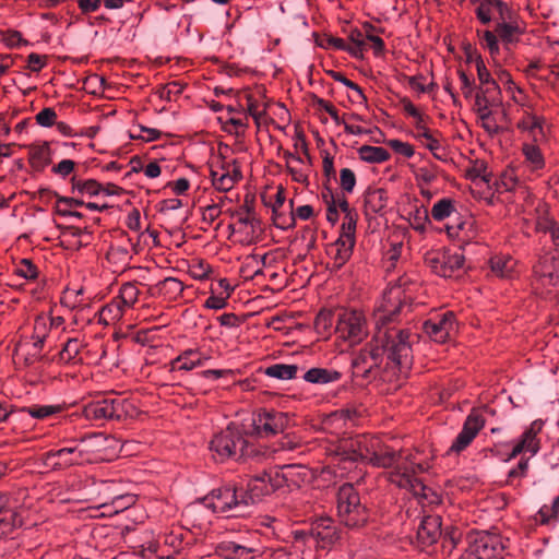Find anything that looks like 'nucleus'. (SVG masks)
I'll list each match as a JSON object with an SVG mask.
<instances>
[{"label": "nucleus", "mask_w": 559, "mask_h": 559, "mask_svg": "<svg viewBox=\"0 0 559 559\" xmlns=\"http://www.w3.org/2000/svg\"><path fill=\"white\" fill-rule=\"evenodd\" d=\"M378 448L379 447H374L373 453L371 454L368 462L371 463L373 466L383 468L395 466L399 459V454L392 450H383Z\"/></svg>", "instance_id": "b1692460"}, {"label": "nucleus", "mask_w": 559, "mask_h": 559, "mask_svg": "<svg viewBox=\"0 0 559 559\" xmlns=\"http://www.w3.org/2000/svg\"><path fill=\"white\" fill-rule=\"evenodd\" d=\"M337 514L342 523L348 527H358L368 520L367 509L352 484H344L336 495Z\"/></svg>", "instance_id": "20e7f679"}, {"label": "nucleus", "mask_w": 559, "mask_h": 559, "mask_svg": "<svg viewBox=\"0 0 559 559\" xmlns=\"http://www.w3.org/2000/svg\"><path fill=\"white\" fill-rule=\"evenodd\" d=\"M319 45L321 47H333L335 49H340V50H344L346 51L347 49V44L345 43L344 39L342 38H338V37H333V36H326L324 39H322Z\"/></svg>", "instance_id": "0e129e2a"}, {"label": "nucleus", "mask_w": 559, "mask_h": 559, "mask_svg": "<svg viewBox=\"0 0 559 559\" xmlns=\"http://www.w3.org/2000/svg\"><path fill=\"white\" fill-rule=\"evenodd\" d=\"M27 150L28 162L36 171H43L51 163V150L48 142L31 144Z\"/></svg>", "instance_id": "dca6fc26"}, {"label": "nucleus", "mask_w": 559, "mask_h": 559, "mask_svg": "<svg viewBox=\"0 0 559 559\" xmlns=\"http://www.w3.org/2000/svg\"><path fill=\"white\" fill-rule=\"evenodd\" d=\"M527 468H528V460H523L522 459L519 462V464L516 465V467H513L512 469L509 471L507 483L509 485H512V479L513 478L524 477L526 475Z\"/></svg>", "instance_id": "4d7b16f0"}, {"label": "nucleus", "mask_w": 559, "mask_h": 559, "mask_svg": "<svg viewBox=\"0 0 559 559\" xmlns=\"http://www.w3.org/2000/svg\"><path fill=\"white\" fill-rule=\"evenodd\" d=\"M415 138L418 139L431 152L440 150L439 141L432 135L430 130L425 127L424 122L416 121Z\"/></svg>", "instance_id": "7c9ffc66"}, {"label": "nucleus", "mask_w": 559, "mask_h": 559, "mask_svg": "<svg viewBox=\"0 0 559 559\" xmlns=\"http://www.w3.org/2000/svg\"><path fill=\"white\" fill-rule=\"evenodd\" d=\"M356 223H357L356 213H354V212L347 213L344 216V222L341 226L340 236L355 239Z\"/></svg>", "instance_id": "49530a36"}, {"label": "nucleus", "mask_w": 559, "mask_h": 559, "mask_svg": "<svg viewBox=\"0 0 559 559\" xmlns=\"http://www.w3.org/2000/svg\"><path fill=\"white\" fill-rule=\"evenodd\" d=\"M395 310L385 307L376 313L377 331L371 342L353 355L350 362L353 378L360 377L367 381L376 379L384 354L397 366L407 365L412 352L408 341L409 332L388 326L392 322L391 316Z\"/></svg>", "instance_id": "f257e3e1"}, {"label": "nucleus", "mask_w": 559, "mask_h": 559, "mask_svg": "<svg viewBox=\"0 0 559 559\" xmlns=\"http://www.w3.org/2000/svg\"><path fill=\"white\" fill-rule=\"evenodd\" d=\"M365 203L372 212L381 211L386 204V193L383 189L368 190L365 195Z\"/></svg>", "instance_id": "2f4dec72"}, {"label": "nucleus", "mask_w": 559, "mask_h": 559, "mask_svg": "<svg viewBox=\"0 0 559 559\" xmlns=\"http://www.w3.org/2000/svg\"><path fill=\"white\" fill-rule=\"evenodd\" d=\"M401 105L403 107V110L405 112H407L409 116H412L413 118H415L416 121L424 122V117L421 116V114L418 111V109L413 105V103L409 99L403 98L401 100Z\"/></svg>", "instance_id": "338daca9"}, {"label": "nucleus", "mask_w": 559, "mask_h": 559, "mask_svg": "<svg viewBox=\"0 0 559 559\" xmlns=\"http://www.w3.org/2000/svg\"><path fill=\"white\" fill-rule=\"evenodd\" d=\"M488 91H477L476 94H475V109L479 116V118L483 120V121H487L490 116H491V111L489 109V107L495 103L493 99H489V97H487L485 94L487 93Z\"/></svg>", "instance_id": "473e14b6"}, {"label": "nucleus", "mask_w": 559, "mask_h": 559, "mask_svg": "<svg viewBox=\"0 0 559 559\" xmlns=\"http://www.w3.org/2000/svg\"><path fill=\"white\" fill-rule=\"evenodd\" d=\"M454 212L453 202L450 199H442L433 204L431 216L433 219L441 222Z\"/></svg>", "instance_id": "4c0bfd02"}, {"label": "nucleus", "mask_w": 559, "mask_h": 559, "mask_svg": "<svg viewBox=\"0 0 559 559\" xmlns=\"http://www.w3.org/2000/svg\"><path fill=\"white\" fill-rule=\"evenodd\" d=\"M542 119L536 116H531L527 119H524L518 123V128L524 131H528L534 139L537 138V135L543 136V126H542Z\"/></svg>", "instance_id": "ea45409f"}, {"label": "nucleus", "mask_w": 559, "mask_h": 559, "mask_svg": "<svg viewBox=\"0 0 559 559\" xmlns=\"http://www.w3.org/2000/svg\"><path fill=\"white\" fill-rule=\"evenodd\" d=\"M342 377L343 373L336 369L313 367L304 373L302 379L311 384L328 385L340 381Z\"/></svg>", "instance_id": "2eb2a0df"}, {"label": "nucleus", "mask_w": 559, "mask_h": 559, "mask_svg": "<svg viewBox=\"0 0 559 559\" xmlns=\"http://www.w3.org/2000/svg\"><path fill=\"white\" fill-rule=\"evenodd\" d=\"M35 120L41 127H51L56 123L57 112L53 108L46 107L41 109L38 114H36Z\"/></svg>", "instance_id": "de8ad7c7"}, {"label": "nucleus", "mask_w": 559, "mask_h": 559, "mask_svg": "<svg viewBox=\"0 0 559 559\" xmlns=\"http://www.w3.org/2000/svg\"><path fill=\"white\" fill-rule=\"evenodd\" d=\"M299 367L297 365L274 364L269 366L264 373L280 380H290L297 377Z\"/></svg>", "instance_id": "393cba45"}, {"label": "nucleus", "mask_w": 559, "mask_h": 559, "mask_svg": "<svg viewBox=\"0 0 559 559\" xmlns=\"http://www.w3.org/2000/svg\"><path fill=\"white\" fill-rule=\"evenodd\" d=\"M485 420L479 413L473 411L465 419L463 428L454 439L449 449V453H460L465 450L475 439L479 430L484 427Z\"/></svg>", "instance_id": "6e6552de"}, {"label": "nucleus", "mask_w": 559, "mask_h": 559, "mask_svg": "<svg viewBox=\"0 0 559 559\" xmlns=\"http://www.w3.org/2000/svg\"><path fill=\"white\" fill-rule=\"evenodd\" d=\"M543 421L542 420H535L531 424L530 428L525 430L523 433V437L527 439L531 443H537L538 440L536 439L537 433L542 430Z\"/></svg>", "instance_id": "69168bd1"}, {"label": "nucleus", "mask_w": 559, "mask_h": 559, "mask_svg": "<svg viewBox=\"0 0 559 559\" xmlns=\"http://www.w3.org/2000/svg\"><path fill=\"white\" fill-rule=\"evenodd\" d=\"M539 450V445L537 443H531L527 439L522 436V439L514 445L509 459H513L518 456L523 451H528L533 455L536 454Z\"/></svg>", "instance_id": "3c124183"}, {"label": "nucleus", "mask_w": 559, "mask_h": 559, "mask_svg": "<svg viewBox=\"0 0 559 559\" xmlns=\"http://www.w3.org/2000/svg\"><path fill=\"white\" fill-rule=\"evenodd\" d=\"M481 45L488 49L489 53L495 57L499 53L498 35L491 31L478 32Z\"/></svg>", "instance_id": "58836bf2"}, {"label": "nucleus", "mask_w": 559, "mask_h": 559, "mask_svg": "<svg viewBox=\"0 0 559 559\" xmlns=\"http://www.w3.org/2000/svg\"><path fill=\"white\" fill-rule=\"evenodd\" d=\"M314 531L317 538L326 544H333L338 539L336 528L332 526L331 519H321Z\"/></svg>", "instance_id": "cd10ccee"}, {"label": "nucleus", "mask_w": 559, "mask_h": 559, "mask_svg": "<svg viewBox=\"0 0 559 559\" xmlns=\"http://www.w3.org/2000/svg\"><path fill=\"white\" fill-rule=\"evenodd\" d=\"M28 69L33 72L40 71L46 66V56L31 53L27 57Z\"/></svg>", "instance_id": "680f3d73"}, {"label": "nucleus", "mask_w": 559, "mask_h": 559, "mask_svg": "<svg viewBox=\"0 0 559 559\" xmlns=\"http://www.w3.org/2000/svg\"><path fill=\"white\" fill-rule=\"evenodd\" d=\"M257 484L248 485V489L245 490L242 487H236V498H237V509L241 507H248L249 504L254 503L262 496L269 495L270 490L265 487L259 491H255Z\"/></svg>", "instance_id": "aec40b11"}, {"label": "nucleus", "mask_w": 559, "mask_h": 559, "mask_svg": "<svg viewBox=\"0 0 559 559\" xmlns=\"http://www.w3.org/2000/svg\"><path fill=\"white\" fill-rule=\"evenodd\" d=\"M424 332L435 342L444 343L455 332V316L453 312H445L424 323Z\"/></svg>", "instance_id": "1a4fd4ad"}, {"label": "nucleus", "mask_w": 559, "mask_h": 559, "mask_svg": "<svg viewBox=\"0 0 559 559\" xmlns=\"http://www.w3.org/2000/svg\"><path fill=\"white\" fill-rule=\"evenodd\" d=\"M313 105L318 109L326 111L332 117L336 124L343 123V120L338 116L337 109L330 102L313 95Z\"/></svg>", "instance_id": "09e8293b"}, {"label": "nucleus", "mask_w": 559, "mask_h": 559, "mask_svg": "<svg viewBox=\"0 0 559 559\" xmlns=\"http://www.w3.org/2000/svg\"><path fill=\"white\" fill-rule=\"evenodd\" d=\"M538 514L543 524L559 520V496L554 499L551 506H543Z\"/></svg>", "instance_id": "37998d69"}, {"label": "nucleus", "mask_w": 559, "mask_h": 559, "mask_svg": "<svg viewBox=\"0 0 559 559\" xmlns=\"http://www.w3.org/2000/svg\"><path fill=\"white\" fill-rule=\"evenodd\" d=\"M333 314L330 311H320L316 318L314 324L318 330H326L332 326Z\"/></svg>", "instance_id": "052dcab7"}, {"label": "nucleus", "mask_w": 559, "mask_h": 559, "mask_svg": "<svg viewBox=\"0 0 559 559\" xmlns=\"http://www.w3.org/2000/svg\"><path fill=\"white\" fill-rule=\"evenodd\" d=\"M355 247V239L340 236L328 247L326 253L333 260V266L341 269L352 257Z\"/></svg>", "instance_id": "4468645a"}, {"label": "nucleus", "mask_w": 559, "mask_h": 559, "mask_svg": "<svg viewBox=\"0 0 559 559\" xmlns=\"http://www.w3.org/2000/svg\"><path fill=\"white\" fill-rule=\"evenodd\" d=\"M473 224H474L473 221L464 219V221L459 222L456 226H449L448 231L450 235L455 234L456 236H460L462 234L463 241L468 243V241L471 239L469 233L472 231Z\"/></svg>", "instance_id": "a18cd8bd"}, {"label": "nucleus", "mask_w": 559, "mask_h": 559, "mask_svg": "<svg viewBox=\"0 0 559 559\" xmlns=\"http://www.w3.org/2000/svg\"><path fill=\"white\" fill-rule=\"evenodd\" d=\"M336 332L352 345L359 344L367 335L368 329L364 316L358 311H342L337 317Z\"/></svg>", "instance_id": "423d86ee"}, {"label": "nucleus", "mask_w": 559, "mask_h": 559, "mask_svg": "<svg viewBox=\"0 0 559 559\" xmlns=\"http://www.w3.org/2000/svg\"><path fill=\"white\" fill-rule=\"evenodd\" d=\"M348 39L350 40L352 45H347L346 51L355 58H362L364 51L366 49V43L362 38V33L355 28L350 32Z\"/></svg>", "instance_id": "72a5a7b5"}, {"label": "nucleus", "mask_w": 559, "mask_h": 559, "mask_svg": "<svg viewBox=\"0 0 559 559\" xmlns=\"http://www.w3.org/2000/svg\"><path fill=\"white\" fill-rule=\"evenodd\" d=\"M510 21L511 20H498L495 27V33L502 40L507 49L509 45L516 41V35L520 33L519 26Z\"/></svg>", "instance_id": "4be33fe9"}, {"label": "nucleus", "mask_w": 559, "mask_h": 559, "mask_svg": "<svg viewBox=\"0 0 559 559\" xmlns=\"http://www.w3.org/2000/svg\"><path fill=\"white\" fill-rule=\"evenodd\" d=\"M523 154L525 155L526 160L530 162L534 169L543 167L544 159L537 146L532 144H524Z\"/></svg>", "instance_id": "79ce46f5"}, {"label": "nucleus", "mask_w": 559, "mask_h": 559, "mask_svg": "<svg viewBox=\"0 0 559 559\" xmlns=\"http://www.w3.org/2000/svg\"><path fill=\"white\" fill-rule=\"evenodd\" d=\"M72 181V190L78 191L81 194H90V195H96L100 191V183H98L94 179L88 180H76L75 177L71 179Z\"/></svg>", "instance_id": "e433bc0d"}, {"label": "nucleus", "mask_w": 559, "mask_h": 559, "mask_svg": "<svg viewBox=\"0 0 559 559\" xmlns=\"http://www.w3.org/2000/svg\"><path fill=\"white\" fill-rule=\"evenodd\" d=\"M439 515H425L417 527V539L421 546H431L442 536Z\"/></svg>", "instance_id": "f8f14e48"}, {"label": "nucleus", "mask_w": 559, "mask_h": 559, "mask_svg": "<svg viewBox=\"0 0 559 559\" xmlns=\"http://www.w3.org/2000/svg\"><path fill=\"white\" fill-rule=\"evenodd\" d=\"M476 71H477V76L480 82V85H492V90L498 91V84L491 78L480 55L476 56Z\"/></svg>", "instance_id": "a19ab883"}, {"label": "nucleus", "mask_w": 559, "mask_h": 559, "mask_svg": "<svg viewBox=\"0 0 559 559\" xmlns=\"http://www.w3.org/2000/svg\"><path fill=\"white\" fill-rule=\"evenodd\" d=\"M331 75L335 81H338V82L343 83L345 86H347L348 88L355 91L359 98H361L362 100H366L362 90L356 83L348 80L344 74H342L341 72L332 71Z\"/></svg>", "instance_id": "6e6d98bb"}, {"label": "nucleus", "mask_w": 559, "mask_h": 559, "mask_svg": "<svg viewBox=\"0 0 559 559\" xmlns=\"http://www.w3.org/2000/svg\"><path fill=\"white\" fill-rule=\"evenodd\" d=\"M75 167V162L72 159H62L60 163L52 167V171L61 177L70 175Z\"/></svg>", "instance_id": "bf43d9fd"}, {"label": "nucleus", "mask_w": 559, "mask_h": 559, "mask_svg": "<svg viewBox=\"0 0 559 559\" xmlns=\"http://www.w3.org/2000/svg\"><path fill=\"white\" fill-rule=\"evenodd\" d=\"M374 447H379L378 440L366 435L357 436L343 444L348 460L366 462L369 461Z\"/></svg>", "instance_id": "9d476101"}, {"label": "nucleus", "mask_w": 559, "mask_h": 559, "mask_svg": "<svg viewBox=\"0 0 559 559\" xmlns=\"http://www.w3.org/2000/svg\"><path fill=\"white\" fill-rule=\"evenodd\" d=\"M408 280L407 278H404V277H400L397 280V282L389 289V292L385 294V298H388V300L384 301V304L378 309L377 312L379 311H382L385 307L390 310H395V313L392 314V321L394 320V317L400 312L401 310V307H402V302H400L399 306H394V305H390V300L391 299H399L400 296H401V293L402 290H404L405 286L408 284Z\"/></svg>", "instance_id": "a878e982"}, {"label": "nucleus", "mask_w": 559, "mask_h": 559, "mask_svg": "<svg viewBox=\"0 0 559 559\" xmlns=\"http://www.w3.org/2000/svg\"><path fill=\"white\" fill-rule=\"evenodd\" d=\"M126 399L99 395L82 406L81 415L90 421L121 420L130 413Z\"/></svg>", "instance_id": "7ed1b4c3"}, {"label": "nucleus", "mask_w": 559, "mask_h": 559, "mask_svg": "<svg viewBox=\"0 0 559 559\" xmlns=\"http://www.w3.org/2000/svg\"><path fill=\"white\" fill-rule=\"evenodd\" d=\"M221 207L218 204H211L202 209L203 221L209 224H212L219 215Z\"/></svg>", "instance_id": "e2e57ef3"}, {"label": "nucleus", "mask_w": 559, "mask_h": 559, "mask_svg": "<svg viewBox=\"0 0 559 559\" xmlns=\"http://www.w3.org/2000/svg\"><path fill=\"white\" fill-rule=\"evenodd\" d=\"M388 144L399 154L405 157H412L414 155V148L408 143H404L400 140H390Z\"/></svg>", "instance_id": "13d9d810"}, {"label": "nucleus", "mask_w": 559, "mask_h": 559, "mask_svg": "<svg viewBox=\"0 0 559 559\" xmlns=\"http://www.w3.org/2000/svg\"><path fill=\"white\" fill-rule=\"evenodd\" d=\"M442 253H437L426 258L427 265L438 275L442 276Z\"/></svg>", "instance_id": "774afa93"}, {"label": "nucleus", "mask_w": 559, "mask_h": 559, "mask_svg": "<svg viewBox=\"0 0 559 559\" xmlns=\"http://www.w3.org/2000/svg\"><path fill=\"white\" fill-rule=\"evenodd\" d=\"M473 551L478 559H502L503 545L498 536L483 534L475 539Z\"/></svg>", "instance_id": "9b49d317"}, {"label": "nucleus", "mask_w": 559, "mask_h": 559, "mask_svg": "<svg viewBox=\"0 0 559 559\" xmlns=\"http://www.w3.org/2000/svg\"><path fill=\"white\" fill-rule=\"evenodd\" d=\"M76 448H62L57 451H48L43 455V462L46 466H50L52 469L58 471L63 467H70L75 464H78V461L73 459H64L63 461H56L52 460L55 457H64L66 454H73L75 453Z\"/></svg>", "instance_id": "6ab92c4d"}, {"label": "nucleus", "mask_w": 559, "mask_h": 559, "mask_svg": "<svg viewBox=\"0 0 559 559\" xmlns=\"http://www.w3.org/2000/svg\"><path fill=\"white\" fill-rule=\"evenodd\" d=\"M183 86L179 82H170L162 87L159 97L170 102L173 96H178L182 93Z\"/></svg>", "instance_id": "864d4df0"}, {"label": "nucleus", "mask_w": 559, "mask_h": 559, "mask_svg": "<svg viewBox=\"0 0 559 559\" xmlns=\"http://www.w3.org/2000/svg\"><path fill=\"white\" fill-rule=\"evenodd\" d=\"M247 425L240 430L236 425L230 424L226 429L214 436L210 443V450L217 460L224 461L234 457L235 460L259 457L262 452L250 441L252 439L246 433Z\"/></svg>", "instance_id": "f03ea898"}, {"label": "nucleus", "mask_w": 559, "mask_h": 559, "mask_svg": "<svg viewBox=\"0 0 559 559\" xmlns=\"http://www.w3.org/2000/svg\"><path fill=\"white\" fill-rule=\"evenodd\" d=\"M63 411L62 405H39L33 404L27 407L19 408L17 413H27L35 419L44 420L52 417Z\"/></svg>", "instance_id": "5701e85b"}, {"label": "nucleus", "mask_w": 559, "mask_h": 559, "mask_svg": "<svg viewBox=\"0 0 559 559\" xmlns=\"http://www.w3.org/2000/svg\"><path fill=\"white\" fill-rule=\"evenodd\" d=\"M126 308L121 300L116 297L102 308L100 316L106 323L118 321L122 318Z\"/></svg>", "instance_id": "c85d7f7f"}, {"label": "nucleus", "mask_w": 559, "mask_h": 559, "mask_svg": "<svg viewBox=\"0 0 559 559\" xmlns=\"http://www.w3.org/2000/svg\"><path fill=\"white\" fill-rule=\"evenodd\" d=\"M464 255L459 252L451 253L449 251L442 252V276L443 277H452L456 275L464 266Z\"/></svg>", "instance_id": "412c9836"}, {"label": "nucleus", "mask_w": 559, "mask_h": 559, "mask_svg": "<svg viewBox=\"0 0 559 559\" xmlns=\"http://www.w3.org/2000/svg\"><path fill=\"white\" fill-rule=\"evenodd\" d=\"M498 13V20H511L512 10L501 0H481L476 7V16L485 25L492 21V12Z\"/></svg>", "instance_id": "ddd939ff"}, {"label": "nucleus", "mask_w": 559, "mask_h": 559, "mask_svg": "<svg viewBox=\"0 0 559 559\" xmlns=\"http://www.w3.org/2000/svg\"><path fill=\"white\" fill-rule=\"evenodd\" d=\"M80 342L75 338L69 340L66 345L63 346V349L61 352V356L63 359L71 360L78 356L80 353Z\"/></svg>", "instance_id": "5fc2aeb1"}, {"label": "nucleus", "mask_w": 559, "mask_h": 559, "mask_svg": "<svg viewBox=\"0 0 559 559\" xmlns=\"http://www.w3.org/2000/svg\"><path fill=\"white\" fill-rule=\"evenodd\" d=\"M205 508L216 513H226L237 509L236 486L227 485L213 489L202 498Z\"/></svg>", "instance_id": "0eeeda50"}, {"label": "nucleus", "mask_w": 559, "mask_h": 559, "mask_svg": "<svg viewBox=\"0 0 559 559\" xmlns=\"http://www.w3.org/2000/svg\"><path fill=\"white\" fill-rule=\"evenodd\" d=\"M16 274L26 278L35 280L38 276L37 266L28 259H22L16 266Z\"/></svg>", "instance_id": "c03bdc74"}, {"label": "nucleus", "mask_w": 559, "mask_h": 559, "mask_svg": "<svg viewBox=\"0 0 559 559\" xmlns=\"http://www.w3.org/2000/svg\"><path fill=\"white\" fill-rule=\"evenodd\" d=\"M514 261L509 257H493L490 260V267L493 274L504 278L509 277L514 269Z\"/></svg>", "instance_id": "c756f323"}, {"label": "nucleus", "mask_w": 559, "mask_h": 559, "mask_svg": "<svg viewBox=\"0 0 559 559\" xmlns=\"http://www.w3.org/2000/svg\"><path fill=\"white\" fill-rule=\"evenodd\" d=\"M211 179L214 188L223 192L229 191L236 183V179L229 173L218 174L214 169H211Z\"/></svg>", "instance_id": "c9c22d12"}, {"label": "nucleus", "mask_w": 559, "mask_h": 559, "mask_svg": "<svg viewBox=\"0 0 559 559\" xmlns=\"http://www.w3.org/2000/svg\"><path fill=\"white\" fill-rule=\"evenodd\" d=\"M395 469L396 475L401 477L399 480V485L401 487L409 486L416 495L418 493L417 488L423 491L426 490V487L421 484V481L413 476V474H416L417 472H424L426 469L423 464H415L412 466V468L408 466L396 465Z\"/></svg>", "instance_id": "f3484780"}, {"label": "nucleus", "mask_w": 559, "mask_h": 559, "mask_svg": "<svg viewBox=\"0 0 559 559\" xmlns=\"http://www.w3.org/2000/svg\"><path fill=\"white\" fill-rule=\"evenodd\" d=\"M206 358L195 349H187L176 359L171 361L173 369L175 370H192L193 368L201 367Z\"/></svg>", "instance_id": "a211bd4d"}, {"label": "nucleus", "mask_w": 559, "mask_h": 559, "mask_svg": "<svg viewBox=\"0 0 559 559\" xmlns=\"http://www.w3.org/2000/svg\"><path fill=\"white\" fill-rule=\"evenodd\" d=\"M237 543L230 540H224L216 545V554L224 559H235L236 557Z\"/></svg>", "instance_id": "603ef678"}, {"label": "nucleus", "mask_w": 559, "mask_h": 559, "mask_svg": "<svg viewBox=\"0 0 559 559\" xmlns=\"http://www.w3.org/2000/svg\"><path fill=\"white\" fill-rule=\"evenodd\" d=\"M358 153L360 158L367 163H383L390 158V153L380 146L364 145Z\"/></svg>", "instance_id": "bb28decb"}, {"label": "nucleus", "mask_w": 559, "mask_h": 559, "mask_svg": "<svg viewBox=\"0 0 559 559\" xmlns=\"http://www.w3.org/2000/svg\"><path fill=\"white\" fill-rule=\"evenodd\" d=\"M340 182L344 192L352 193L356 185V176L349 168H343L340 171Z\"/></svg>", "instance_id": "8fccbe9b"}, {"label": "nucleus", "mask_w": 559, "mask_h": 559, "mask_svg": "<svg viewBox=\"0 0 559 559\" xmlns=\"http://www.w3.org/2000/svg\"><path fill=\"white\" fill-rule=\"evenodd\" d=\"M290 423L287 413L275 409H259L252 417L250 425H247L246 433L251 438H264L283 432Z\"/></svg>", "instance_id": "39448f33"}, {"label": "nucleus", "mask_w": 559, "mask_h": 559, "mask_svg": "<svg viewBox=\"0 0 559 559\" xmlns=\"http://www.w3.org/2000/svg\"><path fill=\"white\" fill-rule=\"evenodd\" d=\"M139 294L140 290L135 283L128 282L121 286L117 298L121 300L127 308H130L138 301Z\"/></svg>", "instance_id": "f704fd0d"}]
</instances>
